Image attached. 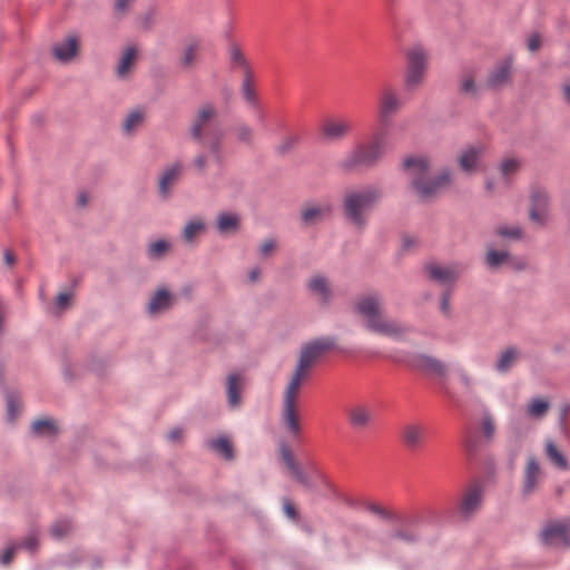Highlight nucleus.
Masks as SVG:
<instances>
[{
    "label": "nucleus",
    "mask_w": 570,
    "mask_h": 570,
    "mask_svg": "<svg viewBox=\"0 0 570 570\" xmlns=\"http://www.w3.org/2000/svg\"><path fill=\"white\" fill-rule=\"evenodd\" d=\"M382 198V188L375 186L347 193L342 205L345 219L355 228L364 229L368 222V213Z\"/></svg>",
    "instance_id": "nucleus-2"
},
{
    "label": "nucleus",
    "mask_w": 570,
    "mask_h": 570,
    "mask_svg": "<svg viewBox=\"0 0 570 570\" xmlns=\"http://www.w3.org/2000/svg\"><path fill=\"white\" fill-rule=\"evenodd\" d=\"M283 509H284V512L285 514L289 518V519H295L296 518V510H295V507L288 501V500H285L284 501V504H283Z\"/></svg>",
    "instance_id": "nucleus-62"
},
{
    "label": "nucleus",
    "mask_w": 570,
    "mask_h": 570,
    "mask_svg": "<svg viewBox=\"0 0 570 570\" xmlns=\"http://www.w3.org/2000/svg\"><path fill=\"white\" fill-rule=\"evenodd\" d=\"M7 413L10 421H13L19 414L20 400L16 392H8L6 394Z\"/></svg>",
    "instance_id": "nucleus-44"
},
{
    "label": "nucleus",
    "mask_w": 570,
    "mask_h": 570,
    "mask_svg": "<svg viewBox=\"0 0 570 570\" xmlns=\"http://www.w3.org/2000/svg\"><path fill=\"white\" fill-rule=\"evenodd\" d=\"M417 537V531L413 527H404L396 533V538L402 539L405 542H413Z\"/></svg>",
    "instance_id": "nucleus-53"
},
{
    "label": "nucleus",
    "mask_w": 570,
    "mask_h": 570,
    "mask_svg": "<svg viewBox=\"0 0 570 570\" xmlns=\"http://www.w3.org/2000/svg\"><path fill=\"white\" fill-rule=\"evenodd\" d=\"M542 475L540 465H527V470L524 473V487L523 490L525 493H530L540 481Z\"/></svg>",
    "instance_id": "nucleus-39"
},
{
    "label": "nucleus",
    "mask_w": 570,
    "mask_h": 570,
    "mask_svg": "<svg viewBox=\"0 0 570 570\" xmlns=\"http://www.w3.org/2000/svg\"><path fill=\"white\" fill-rule=\"evenodd\" d=\"M387 357L396 364L426 374L445 376L448 372V367L442 361L424 353L397 350L392 352Z\"/></svg>",
    "instance_id": "nucleus-5"
},
{
    "label": "nucleus",
    "mask_w": 570,
    "mask_h": 570,
    "mask_svg": "<svg viewBox=\"0 0 570 570\" xmlns=\"http://www.w3.org/2000/svg\"><path fill=\"white\" fill-rule=\"evenodd\" d=\"M252 76H245L242 85V92L245 100L253 106H257V96L252 85Z\"/></svg>",
    "instance_id": "nucleus-46"
},
{
    "label": "nucleus",
    "mask_w": 570,
    "mask_h": 570,
    "mask_svg": "<svg viewBox=\"0 0 570 570\" xmlns=\"http://www.w3.org/2000/svg\"><path fill=\"white\" fill-rule=\"evenodd\" d=\"M197 43H190L184 51V55L180 59V66L183 69L187 70L194 67L197 58Z\"/></svg>",
    "instance_id": "nucleus-43"
},
{
    "label": "nucleus",
    "mask_w": 570,
    "mask_h": 570,
    "mask_svg": "<svg viewBox=\"0 0 570 570\" xmlns=\"http://www.w3.org/2000/svg\"><path fill=\"white\" fill-rule=\"evenodd\" d=\"M425 268L429 273L430 278L439 283L445 284L453 282L456 278V275L452 269L443 268L438 264H429L426 265Z\"/></svg>",
    "instance_id": "nucleus-31"
},
{
    "label": "nucleus",
    "mask_w": 570,
    "mask_h": 570,
    "mask_svg": "<svg viewBox=\"0 0 570 570\" xmlns=\"http://www.w3.org/2000/svg\"><path fill=\"white\" fill-rule=\"evenodd\" d=\"M72 296H73L72 293L58 294V296L56 297V302H55V313L58 314V313L63 312L67 308H69L71 305Z\"/></svg>",
    "instance_id": "nucleus-49"
},
{
    "label": "nucleus",
    "mask_w": 570,
    "mask_h": 570,
    "mask_svg": "<svg viewBox=\"0 0 570 570\" xmlns=\"http://www.w3.org/2000/svg\"><path fill=\"white\" fill-rule=\"evenodd\" d=\"M3 256L6 264H8L9 266H12L17 261L14 253L10 249H6Z\"/></svg>",
    "instance_id": "nucleus-64"
},
{
    "label": "nucleus",
    "mask_w": 570,
    "mask_h": 570,
    "mask_svg": "<svg viewBox=\"0 0 570 570\" xmlns=\"http://www.w3.org/2000/svg\"><path fill=\"white\" fill-rule=\"evenodd\" d=\"M481 432L483 439L475 433L466 432L463 438V449L469 459L479 458L485 446L492 442L495 434L494 420L490 412H484L481 421Z\"/></svg>",
    "instance_id": "nucleus-8"
},
{
    "label": "nucleus",
    "mask_w": 570,
    "mask_h": 570,
    "mask_svg": "<svg viewBox=\"0 0 570 570\" xmlns=\"http://www.w3.org/2000/svg\"><path fill=\"white\" fill-rule=\"evenodd\" d=\"M183 435H184V430L181 428H174L173 430H170L167 434V439L170 441V442H180L181 439H183Z\"/></svg>",
    "instance_id": "nucleus-61"
},
{
    "label": "nucleus",
    "mask_w": 570,
    "mask_h": 570,
    "mask_svg": "<svg viewBox=\"0 0 570 570\" xmlns=\"http://www.w3.org/2000/svg\"><path fill=\"white\" fill-rule=\"evenodd\" d=\"M546 452L549 460H551L553 463H567L564 455L558 450L554 442L549 441L547 443Z\"/></svg>",
    "instance_id": "nucleus-50"
},
{
    "label": "nucleus",
    "mask_w": 570,
    "mask_h": 570,
    "mask_svg": "<svg viewBox=\"0 0 570 570\" xmlns=\"http://www.w3.org/2000/svg\"><path fill=\"white\" fill-rule=\"evenodd\" d=\"M170 243L165 239H158L148 245L146 255L150 261L163 259L170 249Z\"/></svg>",
    "instance_id": "nucleus-33"
},
{
    "label": "nucleus",
    "mask_w": 570,
    "mask_h": 570,
    "mask_svg": "<svg viewBox=\"0 0 570 570\" xmlns=\"http://www.w3.org/2000/svg\"><path fill=\"white\" fill-rule=\"evenodd\" d=\"M484 493V485L482 482H473L468 487L465 492L463 493L461 503H460V514L463 518H469L473 515L481 507L482 499Z\"/></svg>",
    "instance_id": "nucleus-11"
},
{
    "label": "nucleus",
    "mask_w": 570,
    "mask_h": 570,
    "mask_svg": "<svg viewBox=\"0 0 570 570\" xmlns=\"http://www.w3.org/2000/svg\"><path fill=\"white\" fill-rule=\"evenodd\" d=\"M30 433L33 438L55 439L60 429L53 419H37L31 424Z\"/></svg>",
    "instance_id": "nucleus-18"
},
{
    "label": "nucleus",
    "mask_w": 570,
    "mask_h": 570,
    "mask_svg": "<svg viewBox=\"0 0 570 570\" xmlns=\"http://www.w3.org/2000/svg\"><path fill=\"white\" fill-rule=\"evenodd\" d=\"M509 255L508 250L489 249L484 257V264L489 269L497 271L502 265H508Z\"/></svg>",
    "instance_id": "nucleus-32"
},
{
    "label": "nucleus",
    "mask_w": 570,
    "mask_h": 570,
    "mask_svg": "<svg viewBox=\"0 0 570 570\" xmlns=\"http://www.w3.org/2000/svg\"><path fill=\"white\" fill-rule=\"evenodd\" d=\"M336 341L332 336H324L306 343L299 353L296 366L308 372L317 360L326 352L334 350Z\"/></svg>",
    "instance_id": "nucleus-10"
},
{
    "label": "nucleus",
    "mask_w": 570,
    "mask_h": 570,
    "mask_svg": "<svg viewBox=\"0 0 570 570\" xmlns=\"http://www.w3.org/2000/svg\"><path fill=\"white\" fill-rule=\"evenodd\" d=\"M520 166V161L514 158H508L502 160V163L499 166V170L507 184L510 183L511 176L518 173Z\"/></svg>",
    "instance_id": "nucleus-40"
},
{
    "label": "nucleus",
    "mask_w": 570,
    "mask_h": 570,
    "mask_svg": "<svg viewBox=\"0 0 570 570\" xmlns=\"http://www.w3.org/2000/svg\"><path fill=\"white\" fill-rule=\"evenodd\" d=\"M307 288L313 294L318 295L323 304H330L332 299V291L325 276L317 275L309 279Z\"/></svg>",
    "instance_id": "nucleus-23"
},
{
    "label": "nucleus",
    "mask_w": 570,
    "mask_h": 570,
    "mask_svg": "<svg viewBox=\"0 0 570 570\" xmlns=\"http://www.w3.org/2000/svg\"><path fill=\"white\" fill-rule=\"evenodd\" d=\"M276 247L274 239H266L259 247V254L264 257L268 256Z\"/></svg>",
    "instance_id": "nucleus-60"
},
{
    "label": "nucleus",
    "mask_w": 570,
    "mask_h": 570,
    "mask_svg": "<svg viewBox=\"0 0 570 570\" xmlns=\"http://www.w3.org/2000/svg\"><path fill=\"white\" fill-rule=\"evenodd\" d=\"M183 171V165L180 163H175L168 168L165 169L163 175L159 178L158 191L161 198L167 199L175 184L179 180V177Z\"/></svg>",
    "instance_id": "nucleus-17"
},
{
    "label": "nucleus",
    "mask_w": 570,
    "mask_h": 570,
    "mask_svg": "<svg viewBox=\"0 0 570 570\" xmlns=\"http://www.w3.org/2000/svg\"><path fill=\"white\" fill-rule=\"evenodd\" d=\"M229 407L236 409L242 404V382L238 374H229L226 384Z\"/></svg>",
    "instance_id": "nucleus-21"
},
{
    "label": "nucleus",
    "mask_w": 570,
    "mask_h": 570,
    "mask_svg": "<svg viewBox=\"0 0 570 570\" xmlns=\"http://www.w3.org/2000/svg\"><path fill=\"white\" fill-rule=\"evenodd\" d=\"M279 456H281L283 463H286V464L295 463L293 451H292L291 446L285 442L279 443Z\"/></svg>",
    "instance_id": "nucleus-55"
},
{
    "label": "nucleus",
    "mask_w": 570,
    "mask_h": 570,
    "mask_svg": "<svg viewBox=\"0 0 570 570\" xmlns=\"http://www.w3.org/2000/svg\"><path fill=\"white\" fill-rule=\"evenodd\" d=\"M451 184L452 173L450 168L445 167L431 178H425V175H415L410 185L417 194L421 202H428L436 197L442 189L449 187Z\"/></svg>",
    "instance_id": "nucleus-6"
},
{
    "label": "nucleus",
    "mask_w": 570,
    "mask_h": 570,
    "mask_svg": "<svg viewBox=\"0 0 570 570\" xmlns=\"http://www.w3.org/2000/svg\"><path fill=\"white\" fill-rule=\"evenodd\" d=\"M549 402L539 397L532 399L528 406V414L532 417H541L549 410Z\"/></svg>",
    "instance_id": "nucleus-42"
},
{
    "label": "nucleus",
    "mask_w": 570,
    "mask_h": 570,
    "mask_svg": "<svg viewBox=\"0 0 570 570\" xmlns=\"http://www.w3.org/2000/svg\"><path fill=\"white\" fill-rule=\"evenodd\" d=\"M495 233L498 236H500L502 238L511 239V240H520L524 236V232H523L522 227L519 225H517V226L501 225L497 228Z\"/></svg>",
    "instance_id": "nucleus-41"
},
{
    "label": "nucleus",
    "mask_w": 570,
    "mask_h": 570,
    "mask_svg": "<svg viewBox=\"0 0 570 570\" xmlns=\"http://www.w3.org/2000/svg\"><path fill=\"white\" fill-rule=\"evenodd\" d=\"M207 160H208V157L206 154L204 153H200L199 155H197L194 159V166L195 168L200 173V174H204L205 170H206V167H207Z\"/></svg>",
    "instance_id": "nucleus-59"
},
{
    "label": "nucleus",
    "mask_w": 570,
    "mask_h": 570,
    "mask_svg": "<svg viewBox=\"0 0 570 570\" xmlns=\"http://www.w3.org/2000/svg\"><path fill=\"white\" fill-rule=\"evenodd\" d=\"M217 116V109L213 104H204L197 111L196 118L190 127V136L193 140L205 145V127Z\"/></svg>",
    "instance_id": "nucleus-12"
},
{
    "label": "nucleus",
    "mask_w": 570,
    "mask_h": 570,
    "mask_svg": "<svg viewBox=\"0 0 570 570\" xmlns=\"http://www.w3.org/2000/svg\"><path fill=\"white\" fill-rule=\"evenodd\" d=\"M305 466L306 465H295V464L286 465V475L304 483L305 482V478H304V474H305L304 468Z\"/></svg>",
    "instance_id": "nucleus-52"
},
{
    "label": "nucleus",
    "mask_w": 570,
    "mask_h": 570,
    "mask_svg": "<svg viewBox=\"0 0 570 570\" xmlns=\"http://www.w3.org/2000/svg\"><path fill=\"white\" fill-rule=\"evenodd\" d=\"M401 108V101L397 98V96L392 91H386L382 99L380 105V111L385 115H393Z\"/></svg>",
    "instance_id": "nucleus-34"
},
{
    "label": "nucleus",
    "mask_w": 570,
    "mask_h": 570,
    "mask_svg": "<svg viewBox=\"0 0 570 570\" xmlns=\"http://www.w3.org/2000/svg\"><path fill=\"white\" fill-rule=\"evenodd\" d=\"M205 230L206 224L202 218L190 219L184 227L183 239L188 244H193Z\"/></svg>",
    "instance_id": "nucleus-30"
},
{
    "label": "nucleus",
    "mask_w": 570,
    "mask_h": 570,
    "mask_svg": "<svg viewBox=\"0 0 570 570\" xmlns=\"http://www.w3.org/2000/svg\"><path fill=\"white\" fill-rule=\"evenodd\" d=\"M459 91L462 95L469 96V97H478L480 88L475 83L474 77L470 72H465L462 75L460 79L459 85Z\"/></svg>",
    "instance_id": "nucleus-38"
},
{
    "label": "nucleus",
    "mask_w": 570,
    "mask_h": 570,
    "mask_svg": "<svg viewBox=\"0 0 570 570\" xmlns=\"http://www.w3.org/2000/svg\"><path fill=\"white\" fill-rule=\"evenodd\" d=\"M132 0H117L115 3V11L116 12H125L128 9L129 3Z\"/></svg>",
    "instance_id": "nucleus-63"
},
{
    "label": "nucleus",
    "mask_w": 570,
    "mask_h": 570,
    "mask_svg": "<svg viewBox=\"0 0 570 570\" xmlns=\"http://www.w3.org/2000/svg\"><path fill=\"white\" fill-rule=\"evenodd\" d=\"M354 312L365 320L368 332L403 340L404 335L413 328L409 325L383 317L384 308L380 293L372 292L360 296L354 303Z\"/></svg>",
    "instance_id": "nucleus-1"
},
{
    "label": "nucleus",
    "mask_w": 570,
    "mask_h": 570,
    "mask_svg": "<svg viewBox=\"0 0 570 570\" xmlns=\"http://www.w3.org/2000/svg\"><path fill=\"white\" fill-rule=\"evenodd\" d=\"M424 436L423 428L419 425H406L402 430L401 438L406 448L414 450L419 448Z\"/></svg>",
    "instance_id": "nucleus-26"
},
{
    "label": "nucleus",
    "mask_w": 570,
    "mask_h": 570,
    "mask_svg": "<svg viewBox=\"0 0 570 570\" xmlns=\"http://www.w3.org/2000/svg\"><path fill=\"white\" fill-rule=\"evenodd\" d=\"M228 52H229V59H230V65H232L233 69H235V68L243 69L244 77L253 75L252 69L249 67V63H248L245 55L243 53V51L240 50V48L237 45L232 43L229 46Z\"/></svg>",
    "instance_id": "nucleus-29"
},
{
    "label": "nucleus",
    "mask_w": 570,
    "mask_h": 570,
    "mask_svg": "<svg viewBox=\"0 0 570 570\" xmlns=\"http://www.w3.org/2000/svg\"><path fill=\"white\" fill-rule=\"evenodd\" d=\"M519 358V348L517 346H509L499 355L494 368L499 373H508Z\"/></svg>",
    "instance_id": "nucleus-22"
},
{
    "label": "nucleus",
    "mask_w": 570,
    "mask_h": 570,
    "mask_svg": "<svg viewBox=\"0 0 570 570\" xmlns=\"http://www.w3.org/2000/svg\"><path fill=\"white\" fill-rule=\"evenodd\" d=\"M297 141V136H291L285 138L283 142L276 147V153L281 156L287 155L294 148Z\"/></svg>",
    "instance_id": "nucleus-51"
},
{
    "label": "nucleus",
    "mask_w": 570,
    "mask_h": 570,
    "mask_svg": "<svg viewBox=\"0 0 570 570\" xmlns=\"http://www.w3.org/2000/svg\"><path fill=\"white\" fill-rule=\"evenodd\" d=\"M331 213V207L325 206H312L306 207L302 210L301 218L305 225H315L324 219L326 215Z\"/></svg>",
    "instance_id": "nucleus-28"
},
{
    "label": "nucleus",
    "mask_w": 570,
    "mask_h": 570,
    "mask_svg": "<svg viewBox=\"0 0 570 570\" xmlns=\"http://www.w3.org/2000/svg\"><path fill=\"white\" fill-rule=\"evenodd\" d=\"M308 372L296 366L294 373L285 389L281 420L286 431L294 438L301 433V424L297 410V397L303 381Z\"/></svg>",
    "instance_id": "nucleus-3"
},
{
    "label": "nucleus",
    "mask_w": 570,
    "mask_h": 570,
    "mask_svg": "<svg viewBox=\"0 0 570 570\" xmlns=\"http://www.w3.org/2000/svg\"><path fill=\"white\" fill-rule=\"evenodd\" d=\"M216 228L220 235L236 234L240 229V216L237 213L220 212Z\"/></svg>",
    "instance_id": "nucleus-19"
},
{
    "label": "nucleus",
    "mask_w": 570,
    "mask_h": 570,
    "mask_svg": "<svg viewBox=\"0 0 570 570\" xmlns=\"http://www.w3.org/2000/svg\"><path fill=\"white\" fill-rule=\"evenodd\" d=\"M51 535L56 539H61L70 533L71 523L67 520L57 521L51 527Z\"/></svg>",
    "instance_id": "nucleus-47"
},
{
    "label": "nucleus",
    "mask_w": 570,
    "mask_h": 570,
    "mask_svg": "<svg viewBox=\"0 0 570 570\" xmlns=\"http://www.w3.org/2000/svg\"><path fill=\"white\" fill-rule=\"evenodd\" d=\"M173 295L166 289H158L151 297L148 304V311L151 314H156L160 311H165L171 306Z\"/></svg>",
    "instance_id": "nucleus-25"
},
{
    "label": "nucleus",
    "mask_w": 570,
    "mask_h": 570,
    "mask_svg": "<svg viewBox=\"0 0 570 570\" xmlns=\"http://www.w3.org/2000/svg\"><path fill=\"white\" fill-rule=\"evenodd\" d=\"M136 56H137V50L134 47H128L125 50V52L117 66L118 77L122 78L130 71L131 66L134 65V61L136 59Z\"/></svg>",
    "instance_id": "nucleus-37"
},
{
    "label": "nucleus",
    "mask_w": 570,
    "mask_h": 570,
    "mask_svg": "<svg viewBox=\"0 0 570 570\" xmlns=\"http://www.w3.org/2000/svg\"><path fill=\"white\" fill-rule=\"evenodd\" d=\"M570 522H554L544 528L542 539L550 546H569Z\"/></svg>",
    "instance_id": "nucleus-14"
},
{
    "label": "nucleus",
    "mask_w": 570,
    "mask_h": 570,
    "mask_svg": "<svg viewBox=\"0 0 570 570\" xmlns=\"http://www.w3.org/2000/svg\"><path fill=\"white\" fill-rule=\"evenodd\" d=\"M428 67V52L417 45L406 51V72L404 85L409 91L415 90L424 79Z\"/></svg>",
    "instance_id": "nucleus-7"
},
{
    "label": "nucleus",
    "mask_w": 570,
    "mask_h": 570,
    "mask_svg": "<svg viewBox=\"0 0 570 570\" xmlns=\"http://www.w3.org/2000/svg\"><path fill=\"white\" fill-rule=\"evenodd\" d=\"M210 140L207 142V148L209 153L213 155L214 159L222 164L223 155H222V139L223 132L219 129L209 131Z\"/></svg>",
    "instance_id": "nucleus-35"
},
{
    "label": "nucleus",
    "mask_w": 570,
    "mask_h": 570,
    "mask_svg": "<svg viewBox=\"0 0 570 570\" xmlns=\"http://www.w3.org/2000/svg\"><path fill=\"white\" fill-rule=\"evenodd\" d=\"M79 50V37L77 35H69L63 41L56 43L52 47L55 58L61 62L71 61Z\"/></svg>",
    "instance_id": "nucleus-16"
},
{
    "label": "nucleus",
    "mask_w": 570,
    "mask_h": 570,
    "mask_svg": "<svg viewBox=\"0 0 570 570\" xmlns=\"http://www.w3.org/2000/svg\"><path fill=\"white\" fill-rule=\"evenodd\" d=\"M207 448L217 453L225 461H232L235 459L234 444L226 435L208 440Z\"/></svg>",
    "instance_id": "nucleus-20"
},
{
    "label": "nucleus",
    "mask_w": 570,
    "mask_h": 570,
    "mask_svg": "<svg viewBox=\"0 0 570 570\" xmlns=\"http://www.w3.org/2000/svg\"><path fill=\"white\" fill-rule=\"evenodd\" d=\"M402 166L404 170L416 169L417 175L422 176L426 175L430 169V163L425 157H406L404 158Z\"/></svg>",
    "instance_id": "nucleus-36"
},
{
    "label": "nucleus",
    "mask_w": 570,
    "mask_h": 570,
    "mask_svg": "<svg viewBox=\"0 0 570 570\" xmlns=\"http://www.w3.org/2000/svg\"><path fill=\"white\" fill-rule=\"evenodd\" d=\"M38 534L36 532L30 533L20 547L33 552L38 548Z\"/></svg>",
    "instance_id": "nucleus-58"
},
{
    "label": "nucleus",
    "mask_w": 570,
    "mask_h": 570,
    "mask_svg": "<svg viewBox=\"0 0 570 570\" xmlns=\"http://www.w3.org/2000/svg\"><path fill=\"white\" fill-rule=\"evenodd\" d=\"M144 120V114L139 110H135L130 112L124 124V128L126 131L130 132L136 127H138Z\"/></svg>",
    "instance_id": "nucleus-48"
},
{
    "label": "nucleus",
    "mask_w": 570,
    "mask_h": 570,
    "mask_svg": "<svg viewBox=\"0 0 570 570\" xmlns=\"http://www.w3.org/2000/svg\"><path fill=\"white\" fill-rule=\"evenodd\" d=\"M529 219L533 224L543 227L548 224L551 207V195L548 189L541 185L530 186L529 194Z\"/></svg>",
    "instance_id": "nucleus-9"
},
{
    "label": "nucleus",
    "mask_w": 570,
    "mask_h": 570,
    "mask_svg": "<svg viewBox=\"0 0 570 570\" xmlns=\"http://www.w3.org/2000/svg\"><path fill=\"white\" fill-rule=\"evenodd\" d=\"M352 130V122L343 118L326 119L321 127L322 138L327 142L343 140Z\"/></svg>",
    "instance_id": "nucleus-13"
},
{
    "label": "nucleus",
    "mask_w": 570,
    "mask_h": 570,
    "mask_svg": "<svg viewBox=\"0 0 570 570\" xmlns=\"http://www.w3.org/2000/svg\"><path fill=\"white\" fill-rule=\"evenodd\" d=\"M541 36L539 32H532L528 40H527V47L531 52H535L541 48Z\"/></svg>",
    "instance_id": "nucleus-57"
},
{
    "label": "nucleus",
    "mask_w": 570,
    "mask_h": 570,
    "mask_svg": "<svg viewBox=\"0 0 570 570\" xmlns=\"http://www.w3.org/2000/svg\"><path fill=\"white\" fill-rule=\"evenodd\" d=\"M234 130L236 138L239 142L246 144L248 146L253 144L254 129L250 126L246 124H240L236 126Z\"/></svg>",
    "instance_id": "nucleus-45"
},
{
    "label": "nucleus",
    "mask_w": 570,
    "mask_h": 570,
    "mask_svg": "<svg viewBox=\"0 0 570 570\" xmlns=\"http://www.w3.org/2000/svg\"><path fill=\"white\" fill-rule=\"evenodd\" d=\"M385 132L374 135L370 142L357 144L342 161V168L353 170L356 168H372L377 165L384 154Z\"/></svg>",
    "instance_id": "nucleus-4"
},
{
    "label": "nucleus",
    "mask_w": 570,
    "mask_h": 570,
    "mask_svg": "<svg viewBox=\"0 0 570 570\" xmlns=\"http://www.w3.org/2000/svg\"><path fill=\"white\" fill-rule=\"evenodd\" d=\"M348 421L353 429L362 430L372 421V414L366 407L358 405L348 411Z\"/></svg>",
    "instance_id": "nucleus-27"
},
{
    "label": "nucleus",
    "mask_w": 570,
    "mask_h": 570,
    "mask_svg": "<svg viewBox=\"0 0 570 570\" xmlns=\"http://www.w3.org/2000/svg\"><path fill=\"white\" fill-rule=\"evenodd\" d=\"M512 59H505L498 63L490 72L487 79V88L490 90H500L511 81Z\"/></svg>",
    "instance_id": "nucleus-15"
},
{
    "label": "nucleus",
    "mask_w": 570,
    "mask_h": 570,
    "mask_svg": "<svg viewBox=\"0 0 570 570\" xmlns=\"http://www.w3.org/2000/svg\"><path fill=\"white\" fill-rule=\"evenodd\" d=\"M19 548H20V544H17V543L9 546L0 556V563L3 566L9 564Z\"/></svg>",
    "instance_id": "nucleus-56"
},
{
    "label": "nucleus",
    "mask_w": 570,
    "mask_h": 570,
    "mask_svg": "<svg viewBox=\"0 0 570 570\" xmlns=\"http://www.w3.org/2000/svg\"><path fill=\"white\" fill-rule=\"evenodd\" d=\"M508 265L514 272H522L525 271L528 267L525 258L512 256L511 254L509 255Z\"/></svg>",
    "instance_id": "nucleus-54"
},
{
    "label": "nucleus",
    "mask_w": 570,
    "mask_h": 570,
    "mask_svg": "<svg viewBox=\"0 0 570 570\" xmlns=\"http://www.w3.org/2000/svg\"><path fill=\"white\" fill-rule=\"evenodd\" d=\"M481 154L482 148L475 146H471L464 150L459 158L461 169L468 174L474 171L476 169Z\"/></svg>",
    "instance_id": "nucleus-24"
}]
</instances>
